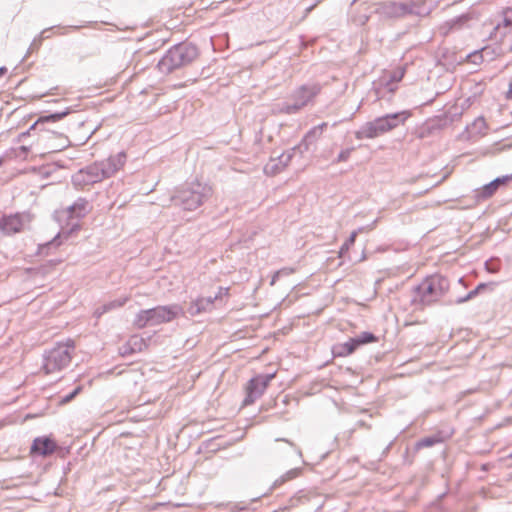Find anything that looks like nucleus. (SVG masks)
<instances>
[{"label": "nucleus", "instance_id": "1", "mask_svg": "<svg viewBox=\"0 0 512 512\" xmlns=\"http://www.w3.org/2000/svg\"><path fill=\"white\" fill-rule=\"evenodd\" d=\"M126 159V153L121 151L105 160L96 161L73 174L71 178L72 184L76 188H83L84 186L110 178L123 167Z\"/></svg>", "mask_w": 512, "mask_h": 512}, {"label": "nucleus", "instance_id": "2", "mask_svg": "<svg viewBox=\"0 0 512 512\" xmlns=\"http://www.w3.org/2000/svg\"><path fill=\"white\" fill-rule=\"evenodd\" d=\"M450 281L441 274L425 277L411 291V305L416 310H423L438 303L449 291Z\"/></svg>", "mask_w": 512, "mask_h": 512}, {"label": "nucleus", "instance_id": "3", "mask_svg": "<svg viewBox=\"0 0 512 512\" xmlns=\"http://www.w3.org/2000/svg\"><path fill=\"white\" fill-rule=\"evenodd\" d=\"M199 55L196 45L181 42L172 46L159 60L157 67L160 72L170 74L173 71L191 64Z\"/></svg>", "mask_w": 512, "mask_h": 512}, {"label": "nucleus", "instance_id": "4", "mask_svg": "<svg viewBox=\"0 0 512 512\" xmlns=\"http://www.w3.org/2000/svg\"><path fill=\"white\" fill-rule=\"evenodd\" d=\"M319 83H306L298 86L289 96V101L280 102L274 105V113L294 115L303 108L314 103L315 98L321 92Z\"/></svg>", "mask_w": 512, "mask_h": 512}, {"label": "nucleus", "instance_id": "5", "mask_svg": "<svg viewBox=\"0 0 512 512\" xmlns=\"http://www.w3.org/2000/svg\"><path fill=\"white\" fill-rule=\"evenodd\" d=\"M212 193L210 185L194 181L178 189L171 201L185 211H194L202 206L212 196Z\"/></svg>", "mask_w": 512, "mask_h": 512}, {"label": "nucleus", "instance_id": "6", "mask_svg": "<svg viewBox=\"0 0 512 512\" xmlns=\"http://www.w3.org/2000/svg\"><path fill=\"white\" fill-rule=\"evenodd\" d=\"M409 116L410 113L408 111H401L378 117L361 126V128L355 132V137L358 140L376 138L388 131H391L399 125L404 124Z\"/></svg>", "mask_w": 512, "mask_h": 512}, {"label": "nucleus", "instance_id": "7", "mask_svg": "<svg viewBox=\"0 0 512 512\" xmlns=\"http://www.w3.org/2000/svg\"><path fill=\"white\" fill-rule=\"evenodd\" d=\"M74 349V341L69 339L65 343H57L54 347L45 351L42 365L45 373L51 374L66 368L71 362Z\"/></svg>", "mask_w": 512, "mask_h": 512}, {"label": "nucleus", "instance_id": "8", "mask_svg": "<svg viewBox=\"0 0 512 512\" xmlns=\"http://www.w3.org/2000/svg\"><path fill=\"white\" fill-rule=\"evenodd\" d=\"M416 8L417 4L414 1H388L377 4L373 12L378 14L382 19H400L408 15L418 14Z\"/></svg>", "mask_w": 512, "mask_h": 512}, {"label": "nucleus", "instance_id": "9", "mask_svg": "<svg viewBox=\"0 0 512 512\" xmlns=\"http://www.w3.org/2000/svg\"><path fill=\"white\" fill-rule=\"evenodd\" d=\"M276 373L258 374L252 377L246 385V396L243 405L253 404L260 398L268 387L269 383L275 378Z\"/></svg>", "mask_w": 512, "mask_h": 512}, {"label": "nucleus", "instance_id": "10", "mask_svg": "<svg viewBox=\"0 0 512 512\" xmlns=\"http://www.w3.org/2000/svg\"><path fill=\"white\" fill-rule=\"evenodd\" d=\"M152 325H160L172 322L185 315V310L180 304L159 305L149 309Z\"/></svg>", "mask_w": 512, "mask_h": 512}, {"label": "nucleus", "instance_id": "11", "mask_svg": "<svg viewBox=\"0 0 512 512\" xmlns=\"http://www.w3.org/2000/svg\"><path fill=\"white\" fill-rule=\"evenodd\" d=\"M26 220H28V216L21 213L3 215L0 218V230L6 235L19 233Z\"/></svg>", "mask_w": 512, "mask_h": 512}, {"label": "nucleus", "instance_id": "12", "mask_svg": "<svg viewBox=\"0 0 512 512\" xmlns=\"http://www.w3.org/2000/svg\"><path fill=\"white\" fill-rule=\"evenodd\" d=\"M511 180L512 173L510 175L497 177L491 182L485 184L481 189L476 190L475 198L478 201L488 199L492 197L501 186L508 184Z\"/></svg>", "mask_w": 512, "mask_h": 512}, {"label": "nucleus", "instance_id": "13", "mask_svg": "<svg viewBox=\"0 0 512 512\" xmlns=\"http://www.w3.org/2000/svg\"><path fill=\"white\" fill-rule=\"evenodd\" d=\"M57 444L50 436L36 437L31 445L30 453L42 457H47L55 452Z\"/></svg>", "mask_w": 512, "mask_h": 512}, {"label": "nucleus", "instance_id": "14", "mask_svg": "<svg viewBox=\"0 0 512 512\" xmlns=\"http://www.w3.org/2000/svg\"><path fill=\"white\" fill-rule=\"evenodd\" d=\"M327 127V123L323 122L317 126L312 127L303 137L301 142L292 148L293 151H298L300 154L305 153L309 150L310 146L315 144L321 137L324 128Z\"/></svg>", "mask_w": 512, "mask_h": 512}, {"label": "nucleus", "instance_id": "15", "mask_svg": "<svg viewBox=\"0 0 512 512\" xmlns=\"http://www.w3.org/2000/svg\"><path fill=\"white\" fill-rule=\"evenodd\" d=\"M447 125V120L437 117L427 120L418 130L420 138H428L438 134Z\"/></svg>", "mask_w": 512, "mask_h": 512}, {"label": "nucleus", "instance_id": "16", "mask_svg": "<svg viewBox=\"0 0 512 512\" xmlns=\"http://www.w3.org/2000/svg\"><path fill=\"white\" fill-rule=\"evenodd\" d=\"M72 112L71 108H66L63 111H58L54 113H50L47 115H42L38 118V120L30 127L29 130L26 132H23L19 135V139L23 140L25 137H27L30 134L31 130H34L38 125L48 123V122H57L62 120L64 117L69 115Z\"/></svg>", "mask_w": 512, "mask_h": 512}, {"label": "nucleus", "instance_id": "17", "mask_svg": "<svg viewBox=\"0 0 512 512\" xmlns=\"http://www.w3.org/2000/svg\"><path fill=\"white\" fill-rule=\"evenodd\" d=\"M90 211V205L86 198L79 197L73 204L67 207V214L69 218H83Z\"/></svg>", "mask_w": 512, "mask_h": 512}, {"label": "nucleus", "instance_id": "18", "mask_svg": "<svg viewBox=\"0 0 512 512\" xmlns=\"http://www.w3.org/2000/svg\"><path fill=\"white\" fill-rule=\"evenodd\" d=\"M359 347L355 337H352L344 343L333 346L332 353L334 357H347L353 354Z\"/></svg>", "mask_w": 512, "mask_h": 512}, {"label": "nucleus", "instance_id": "19", "mask_svg": "<svg viewBox=\"0 0 512 512\" xmlns=\"http://www.w3.org/2000/svg\"><path fill=\"white\" fill-rule=\"evenodd\" d=\"M511 28H512V8H506L502 12L501 21H499L494 28V30L496 32V36L497 35H500V37L505 36Z\"/></svg>", "mask_w": 512, "mask_h": 512}, {"label": "nucleus", "instance_id": "20", "mask_svg": "<svg viewBox=\"0 0 512 512\" xmlns=\"http://www.w3.org/2000/svg\"><path fill=\"white\" fill-rule=\"evenodd\" d=\"M143 339H139L137 336L132 337L126 344L119 348V353L122 356H128L136 351H141Z\"/></svg>", "mask_w": 512, "mask_h": 512}, {"label": "nucleus", "instance_id": "21", "mask_svg": "<svg viewBox=\"0 0 512 512\" xmlns=\"http://www.w3.org/2000/svg\"><path fill=\"white\" fill-rule=\"evenodd\" d=\"M442 442H443V438H442L441 434L436 433V434L429 435V436L419 439L414 445V450L419 451L423 448L432 447V446L442 443Z\"/></svg>", "mask_w": 512, "mask_h": 512}, {"label": "nucleus", "instance_id": "22", "mask_svg": "<svg viewBox=\"0 0 512 512\" xmlns=\"http://www.w3.org/2000/svg\"><path fill=\"white\" fill-rule=\"evenodd\" d=\"M296 151L292 149L286 152H283L281 155L277 157L278 162L271 165V171L273 173H279L290 163L293 158V155Z\"/></svg>", "mask_w": 512, "mask_h": 512}, {"label": "nucleus", "instance_id": "23", "mask_svg": "<svg viewBox=\"0 0 512 512\" xmlns=\"http://www.w3.org/2000/svg\"><path fill=\"white\" fill-rule=\"evenodd\" d=\"M211 309L206 305L204 301V297H199L196 300L192 301L187 308V313L190 316H196L204 312H210Z\"/></svg>", "mask_w": 512, "mask_h": 512}, {"label": "nucleus", "instance_id": "24", "mask_svg": "<svg viewBox=\"0 0 512 512\" xmlns=\"http://www.w3.org/2000/svg\"><path fill=\"white\" fill-rule=\"evenodd\" d=\"M133 325L137 329H143L147 326H153L149 309L140 310L134 318Z\"/></svg>", "mask_w": 512, "mask_h": 512}, {"label": "nucleus", "instance_id": "25", "mask_svg": "<svg viewBox=\"0 0 512 512\" xmlns=\"http://www.w3.org/2000/svg\"><path fill=\"white\" fill-rule=\"evenodd\" d=\"M301 471H302L301 468H293V469L287 471L285 474H283L282 476H280L278 479H276L274 481L273 486L278 487V486L282 485L283 483L298 477L300 475Z\"/></svg>", "mask_w": 512, "mask_h": 512}, {"label": "nucleus", "instance_id": "26", "mask_svg": "<svg viewBox=\"0 0 512 512\" xmlns=\"http://www.w3.org/2000/svg\"><path fill=\"white\" fill-rule=\"evenodd\" d=\"M355 339L360 347L378 341V337L369 331L361 332L359 335L355 336Z\"/></svg>", "mask_w": 512, "mask_h": 512}, {"label": "nucleus", "instance_id": "27", "mask_svg": "<svg viewBox=\"0 0 512 512\" xmlns=\"http://www.w3.org/2000/svg\"><path fill=\"white\" fill-rule=\"evenodd\" d=\"M363 228H359L356 231H353L350 236L346 239V241L342 244L339 251V256L343 257L350 249L352 245H354L356 237L360 231H362Z\"/></svg>", "mask_w": 512, "mask_h": 512}, {"label": "nucleus", "instance_id": "28", "mask_svg": "<svg viewBox=\"0 0 512 512\" xmlns=\"http://www.w3.org/2000/svg\"><path fill=\"white\" fill-rule=\"evenodd\" d=\"M404 76V69L395 71L391 74L389 81L386 83V87L390 93H393L396 87L393 84L399 82Z\"/></svg>", "mask_w": 512, "mask_h": 512}, {"label": "nucleus", "instance_id": "29", "mask_svg": "<svg viewBox=\"0 0 512 512\" xmlns=\"http://www.w3.org/2000/svg\"><path fill=\"white\" fill-rule=\"evenodd\" d=\"M126 301H127V299L123 298V299H115V300L109 301L107 303H104L102 305V311L109 312L114 309L120 308L126 303Z\"/></svg>", "mask_w": 512, "mask_h": 512}, {"label": "nucleus", "instance_id": "30", "mask_svg": "<svg viewBox=\"0 0 512 512\" xmlns=\"http://www.w3.org/2000/svg\"><path fill=\"white\" fill-rule=\"evenodd\" d=\"M466 59L472 64L480 65L484 60L482 50L473 51V52L467 54Z\"/></svg>", "mask_w": 512, "mask_h": 512}, {"label": "nucleus", "instance_id": "31", "mask_svg": "<svg viewBox=\"0 0 512 512\" xmlns=\"http://www.w3.org/2000/svg\"><path fill=\"white\" fill-rule=\"evenodd\" d=\"M60 238H61V233L59 232L51 241H48L45 244L40 245L39 246L40 253H43V250L45 248H49L51 246L58 247L61 244Z\"/></svg>", "mask_w": 512, "mask_h": 512}, {"label": "nucleus", "instance_id": "32", "mask_svg": "<svg viewBox=\"0 0 512 512\" xmlns=\"http://www.w3.org/2000/svg\"><path fill=\"white\" fill-rule=\"evenodd\" d=\"M81 391H82L81 385L75 387L70 393H68L62 397L61 403L66 404V403L72 401Z\"/></svg>", "mask_w": 512, "mask_h": 512}, {"label": "nucleus", "instance_id": "33", "mask_svg": "<svg viewBox=\"0 0 512 512\" xmlns=\"http://www.w3.org/2000/svg\"><path fill=\"white\" fill-rule=\"evenodd\" d=\"M354 150L353 147L343 149L337 156V158L333 161V163H340L345 162L349 159L352 151Z\"/></svg>", "mask_w": 512, "mask_h": 512}, {"label": "nucleus", "instance_id": "34", "mask_svg": "<svg viewBox=\"0 0 512 512\" xmlns=\"http://www.w3.org/2000/svg\"><path fill=\"white\" fill-rule=\"evenodd\" d=\"M468 19H469V17L467 15L463 14V15H460L458 17L451 19L448 23L451 28H455L457 26L463 25L465 22L468 21Z\"/></svg>", "mask_w": 512, "mask_h": 512}, {"label": "nucleus", "instance_id": "35", "mask_svg": "<svg viewBox=\"0 0 512 512\" xmlns=\"http://www.w3.org/2000/svg\"><path fill=\"white\" fill-rule=\"evenodd\" d=\"M446 493H442L440 494L438 497H437V500L434 501L433 503H431V505L429 506V510L428 512H432V511H439V512H443V507L442 505L440 504V501L445 497Z\"/></svg>", "mask_w": 512, "mask_h": 512}, {"label": "nucleus", "instance_id": "36", "mask_svg": "<svg viewBox=\"0 0 512 512\" xmlns=\"http://www.w3.org/2000/svg\"><path fill=\"white\" fill-rule=\"evenodd\" d=\"M59 28H60V26H52V27H49V28H46V29L42 30L41 33L38 35L39 43H42L43 40L50 38L49 32L51 30L59 29Z\"/></svg>", "mask_w": 512, "mask_h": 512}, {"label": "nucleus", "instance_id": "37", "mask_svg": "<svg viewBox=\"0 0 512 512\" xmlns=\"http://www.w3.org/2000/svg\"><path fill=\"white\" fill-rule=\"evenodd\" d=\"M40 45H41V43H39V38L37 36L36 38H34L32 43L30 44V47L28 48V51H27L26 55L24 56V58L22 59V61H24L31 52L38 49L40 47Z\"/></svg>", "mask_w": 512, "mask_h": 512}, {"label": "nucleus", "instance_id": "38", "mask_svg": "<svg viewBox=\"0 0 512 512\" xmlns=\"http://www.w3.org/2000/svg\"><path fill=\"white\" fill-rule=\"evenodd\" d=\"M473 126L475 128H477L479 131H481L482 129H484L486 127V123H485V120L484 118H478L474 121L473 123Z\"/></svg>", "mask_w": 512, "mask_h": 512}, {"label": "nucleus", "instance_id": "39", "mask_svg": "<svg viewBox=\"0 0 512 512\" xmlns=\"http://www.w3.org/2000/svg\"><path fill=\"white\" fill-rule=\"evenodd\" d=\"M494 285H495L494 283H483V282H482V283H479V284L475 287V289H477V291H478V292H479V294H480L482 291L486 290L488 287H493Z\"/></svg>", "mask_w": 512, "mask_h": 512}, {"label": "nucleus", "instance_id": "40", "mask_svg": "<svg viewBox=\"0 0 512 512\" xmlns=\"http://www.w3.org/2000/svg\"><path fill=\"white\" fill-rule=\"evenodd\" d=\"M218 300V296H209V297H204V301L206 302V305H208V307L212 310L213 309V306H214V302Z\"/></svg>", "mask_w": 512, "mask_h": 512}, {"label": "nucleus", "instance_id": "41", "mask_svg": "<svg viewBox=\"0 0 512 512\" xmlns=\"http://www.w3.org/2000/svg\"><path fill=\"white\" fill-rule=\"evenodd\" d=\"M469 300H471V299H470V297H468V294H466V295H464V296H462V297H458V298L454 301V303H455V304H463V303H465V302H467V301H469Z\"/></svg>", "mask_w": 512, "mask_h": 512}, {"label": "nucleus", "instance_id": "42", "mask_svg": "<svg viewBox=\"0 0 512 512\" xmlns=\"http://www.w3.org/2000/svg\"><path fill=\"white\" fill-rule=\"evenodd\" d=\"M276 441H284L286 442L288 445H290L291 447L295 448V450L297 451V453L301 456V450L299 448H297L294 443H292L291 441L287 440V439H276Z\"/></svg>", "mask_w": 512, "mask_h": 512}, {"label": "nucleus", "instance_id": "43", "mask_svg": "<svg viewBox=\"0 0 512 512\" xmlns=\"http://www.w3.org/2000/svg\"><path fill=\"white\" fill-rule=\"evenodd\" d=\"M282 273V270H279V271H276L273 276H272V279H271V285H274L276 283V281L279 279L280 275Z\"/></svg>", "mask_w": 512, "mask_h": 512}, {"label": "nucleus", "instance_id": "44", "mask_svg": "<svg viewBox=\"0 0 512 512\" xmlns=\"http://www.w3.org/2000/svg\"><path fill=\"white\" fill-rule=\"evenodd\" d=\"M228 294V288L219 287V291L215 296H218V299L222 298L223 295Z\"/></svg>", "mask_w": 512, "mask_h": 512}, {"label": "nucleus", "instance_id": "45", "mask_svg": "<svg viewBox=\"0 0 512 512\" xmlns=\"http://www.w3.org/2000/svg\"><path fill=\"white\" fill-rule=\"evenodd\" d=\"M107 313L106 311H102V305L100 307H98L95 312H94V316L96 318H100L103 314Z\"/></svg>", "mask_w": 512, "mask_h": 512}, {"label": "nucleus", "instance_id": "46", "mask_svg": "<svg viewBox=\"0 0 512 512\" xmlns=\"http://www.w3.org/2000/svg\"><path fill=\"white\" fill-rule=\"evenodd\" d=\"M394 441H395V439H394V440H392V441H391V442H390V443L385 447V449H384V450H383V452H382V456H385V455H387V454H388V452L390 451L391 447H392V446H393V444H394Z\"/></svg>", "mask_w": 512, "mask_h": 512}, {"label": "nucleus", "instance_id": "47", "mask_svg": "<svg viewBox=\"0 0 512 512\" xmlns=\"http://www.w3.org/2000/svg\"><path fill=\"white\" fill-rule=\"evenodd\" d=\"M318 3L319 2H317V0H315L314 3H312L310 6H308L305 9L306 14L310 13L318 5Z\"/></svg>", "mask_w": 512, "mask_h": 512}, {"label": "nucleus", "instance_id": "48", "mask_svg": "<svg viewBox=\"0 0 512 512\" xmlns=\"http://www.w3.org/2000/svg\"><path fill=\"white\" fill-rule=\"evenodd\" d=\"M467 294H468V297H470V299H473L474 297L479 295V292L477 291V289L474 288L473 290H471Z\"/></svg>", "mask_w": 512, "mask_h": 512}, {"label": "nucleus", "instance_id": "49", "mask_svg": "<svg viewBox=\"0 0 512 512\" xmlns=\"http://www.w3.org/2000/svg\"><path fill=\"white\" fill-rule=\"evenodd\" d=\"M368 20H369V16H368V15H362V16H360V23H361L362 25H364Z\"/></svg>", "mask_w": 512, "mask_h": 512}, {"label": "nucleus", "instance_id": "50", "mask_svg": "<svg viewBox=\"0 0 512 512\" xmlns=\"http://www.w3.org/2000/svg\"><path fill=\"white\" fill-rule=\"evenodd\" d=\"M7 72V68L5 66L0 67V78L5 75Z\"/></svg>", "mask_w": 512, "mask_h": 512}, {"label": "nucleus", "instance_id": "51", "mask_svg": "<svg viewBox=\"0 0 512 512\" xmlns=\"http://www.w3.org/2000/svg\"><path fill=\"white\" fill-rule=\"evenodd\" d=\"M19 149H20L24 154H26V153L29 151V147H28V146H25V145H22Z\"/></svg>", "mask_w": 512, "mask_h": 512}, {"label": "nucleus", "instance_id": "52", "mask_svg": "<svg viewBox=\"0 0 512 512\" xmlns=\"http://www.w3.org/2000/svg\"><path fill=\"white\" fill-rule=\"evenodd\" d=\"M288 508H289L288 506L279 507L274 512H285L286 510H288Z\"/></svg>", "mask_w": 512, "mask_h": 512}, {"label": "nucleus", "instance_id": "53", "mask_svg": "<svg viewBox=\"0 0 512 512\" xmlns=\"http://www.w3.org/2000/svg\"><path fill=\"white\" fill-rule=\"evenodd\" d=\"M510 95H512V80H511V81H510V83H509V90H508V95H507V97L509 98V97H510Z\"/></svg>", "mask_w": 512, "mask_h": 512}, {"label": "nucleus", "instance_id": "54", "mask_svg": "<svg viewBox=\"0 0 512 512\" xmlns=\"http://www.w3.org/2000/svg\"><path fill=\"white\" fill-rule=\"evenodd\" d=\"M77 228H78V225H77V224H76V225H73V227L70 229V232H69V233H71L72 231H74V230H75V229H77Z\"/></svg>", "mask_w": 512, "mask_h": 512}, {"label": "nucleus", "instance_id": "55", "mask_svg": "<svg viewBox=\"0 0 512 512\" xmlns=\"http://www.w3.org/2000/svg\"><path fill=\"white\" fill-rule=\"evenodd\" d=\"M3 163H4V157H3V156H1V157H0V167L3 165Z\"/></svg>", "mask_w": 512, "mask_h": 512}, {"label": "nucleus", "instance_id": "56", "mask_svg": "<svg viewBox=\"0 0 512 512\" xmlns=\"http://www.w3.org/2000/svg\"><path fill=\"white\" fill-rule=\"evenodd\" d=\"M81 26H70V28L74 29V30H78L80 29Z\"/></svg>", "mask_w": 512, "mask_h": 512}, {"label": "nucleus", "instance_id": "57", "mask_svg": "<svg viewBox=\"0 0 512 512\" xmlns=\"http://www.w3.org/2000/svg\"><path fill=\"white\" fill-rule=\"evenodd\" d=\"M298 500L297 499H291L290 502L292 503V506L295 504V502H297Z\"/></svg>", "mask_w": 512, "mask_h": 512}, {"label": "nucleus", "instance_id": "58", "mask_svg": "<svg viewBox=\"0 0 512 512\" xmlns=\"http://www.w3.org/2000/svg\"><path fill=\"white\" fill-rule=\"evenodd\" d=\"M375 224H376V220L373 221V223L371 224L370 228L372 229L375 226Z\"/></svg>", "mask_w": 512, "mask_h": 512}]
</instances>
